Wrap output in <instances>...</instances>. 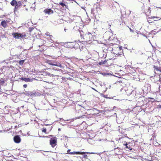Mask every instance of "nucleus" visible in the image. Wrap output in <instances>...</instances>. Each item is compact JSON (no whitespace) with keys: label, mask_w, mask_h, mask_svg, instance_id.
Returning a JSON list of instances; mask_svg holds the SVG:
<instances>
[{"label":"nucleus","mask_w":161,"mask_h":161,"mask_svg":"<svg viewBox=\"0 0 161 161\" xmlns=\"http://www.w3.org/2000/svg\"><path fill=\"white\" fill-rule=\"evenodd\" d=\"M7 21V20H4L2 21L1 23V25H2L4 28H6L8 26Z\"/></svg>","instance_id":"obj_8"},{"label":"nucleus","mask_w":161,"mask_h":161,"mask_svg":"<svg viewBox=\"0 0 161 161\" xmlns=\"http://www.w3.org/2000/svg\"><path fill=\"white\" fill-rule=\"evenodd\" d=\"M113 46L112 51L114 54L120 55L123 53V50L121 47H119L117 44H114Z\"/></svg>","instance_id":"obj_2"},{"label":"nucleus","mask_w":161,"mask_h":161,"mask_svg":"<svg viewBox=\"0 0 161 161\" xmlns=\"http://www.w3.org/2000/svg\"><path fill=\"white\" fill-rule=\"evenodd\" d=\"M15 143H19L20 142H14Z\"/></svg>","instance_id":"obj_34"},{"label":"nucleus","mask_w":161,"mask_h":161,"mask_svg":"<svg viewBox=\"0 0 161 161\" xmlns=\"http://www.w3.org/2000/svg\"><path fill=\"white\" fill-rule=\"evenodd\" d=\"M22 6V4L21 1H19L18 2H17V3L16 4L14 8V10L18 9L19 8L21 7Z\"/></svg>","instance_id":"obj_6"},{"label":"nucleus","mask_w":161,"mask_h":161,"mask_svg":"<svg viewBox=\"0 0 161 161\" xmlns=\"http://www.w3.org/2000/svg\"><path fill=\"white\" fill-rule=\"evenodd\" d=\"M47 129L46 128H43L42 130V131L43 132H44L45 133H46Z\"/></svg>","instance_id":"obj_25"},{"label":"nucleus","mask_w":161,"mask_h":161,"mask_svg":"<svg viewBox=\"0 0 161 161\" xmlns=\"http://www.w3.org/2000/svg\"><path fill=\"white\" fill-rule=\"evenodd\" d=\"M16 3L17 1L15 0H13L10 2V4L13 6H15Z\"/></svg>","instance_id":"obj_18"},{"label":"nucleus","mask_w":161,"mask_h":161,"mask_svg":"<svg viewBox=\"0 0 161 161\" xmlns=\"http://www.w3.org/2000/svg\"><path fill=\"white\" fill-rule=\"evenodd\" d=\"M22 94L27 96H35L36 95V92L33 93L31 91H25Z\"/></svg>","instance_id":"obj_4"},{"label":"nucleus","mask_w":161,"mask_h":161,"mask_svg":"<svg viewBox=\"0 0 161 161\" xmlns=\"http://www.w3.org/2000/svg\"><path fill=\"white\" fill-rule=\"evenodd\" d=\"M24 62V60H20L19 61V64H22Z\"/></svg>","instance_id":"obj_27"},{"label":"nucleus","mask_w":161,"mask_h":161,"mask_svg":"<svg viewBox=\"0 0 161 161\" xmlns=\"http://www.w3.org/2000/svg\"><path fill=\"white\" fill-rule=\"evenodd\" d=\"M14 141H20L21 139L19 136L16 135L14 137Z\"/></svg>","instance_id":"obj_14"},{"label":"nucleus","mask_w":161,"mask_h":161,"mask_svg":"<svg viewBox=\"0 0 161 161\" xmlns=\"http://www.w3.org/2000/svg\"><path fill=\"white\" fill-rule=\"evenodd\" d=\"M124 145H125L126 147V150H131L132 149V148H131L130 146H129V147H128V146L127 145V144H124Z\"/></svg>","instance_id":"obj_20"},{"label":"nucleus","mask_w":161,"mask_h":161,"mask_svg":"<svg viewBox=\"0 0 161 161\" xmlns=\"http://www.w3.org/2000/svg\"><path fill=\"white\" fill-rule=\"evenodd\" d=\"M119 139V140H120V139H121V138H120Z\"/></svg>","instance_id":"obj_39"},{"label":"nucleus","mask_w":161,"mask_h":161,"mask_svg":"<svg viewBox=\"0 0 161 161\" xmlns=\"http://www.w3.org/2000/svg\"><path fill=\"white\" fill-rule=\"evenodd\" d=\"M160 107H161V106H160Z\"/></svg>","instance_id":"obj_44"},{"label":"nucleus","mask_w":161,"mask_h":161,"mask_svg":"<svg viewBox=\"0 0 161 161\" xmlns=\"http://www.w3.org/2000/svg\"><path fill=\"white\" fill-rule=\"evenodd\" d=\"M139 1L142 3H144L147 0H138Z\"/></svg>","instance_id":"obj_26"},{"label":"nucleus","mask_w":161,"mask_h":161,"mask_svg":"<svg viewBox=\"0 0 161 161\" xmlns=\"http://www.w3.org/2000/svg\"><path fill=\"white\" fill-rule=\"evenodd\" d=\"M90 35H91V34L90 33H88L87 34H86L85 35V37H86L85 39L86 41H89L90 40Z\"/></svg>","instance_id":"obj_12"},{"label":"nucleus","mask_w":161,"mask_h":161,"mask_svg":"<svg viewBox=\"0 0 161 161\" xmlns=\"http://www.w3.org/2000/svg\"><path fill=\"white\" fill-rule=\"evenodd\" d=\"M49 36L50 38L51 39L53 37V36L52 35H50Z\"/></svg>","instance_id":"obj_33"},{"label":"nucleus","mask_w":161,"mask_h":161,"mask_svg":"<svg viewBox=\"0 0 161 161\" xmlns=\"http://www.w3.org/2000/svg\"><path fill=\"white\" fill-rule=\"evenodd\" d=\"M31 31H30V32H31Z\"/></svg>","instance_id":"obj_40"},{"label":"nucleus","mask_w":161,"mask_h":161,"mask_svg":"<svg viewBox=\"0 0 161 161\" xmlns=\"http://www.w3.org/2000/svg\"><path fill=\"white\" fill-rule=\"evenodd\" d=\"M20 79L22 80H24L26 82H30L33 81V79H31L29 78H26L25 77H21Z\"/></svg>","instance_id":"obj_10"},{"label":"nucleus","mask_w":161,"mask_h":161,"mask_svg":"<svg viewBox=\"0 0 161 161\" xmlns=\"http://www.w3.org/2000/svg\"><path fill=\"white\" fill-rule=\"evenodd\" d=\"M107 61L106 60H105L104 61L102 60L101 62H99V65H101L102 64H105L107 63Z\"/></svg>","instance_id":"obj_19"},{"label":"nucleus","mask_w":161,"mask_h":161,"mask_svg":"<svg viewBox=\"0 0 161 161\" xmlns=\"http://www.w3.org/2000/svg\"><path fill=\"white\" fill-rule=\"evenodd\" d=\"M45 35H46V36H50V35L49 33H48V32L46 33L45 34Z\"/></svg>","instance_id":"obj_28"},{"label":"nucleus","mask_w":161,"mask_h":161,"mask_svg":"<svg viewBox=\"0 0 161 161\" xmlns=\"http://www.w3.org/2000/svg\"><path fill=\"white\" fill-rule=\"evenodd\" d=\"M156 140V138L155 136H152L151 138L150 139V141L152 140Z\"/></svg>","instance_id":"obj_23"},{"label":"nucleus","mask_w":161,"mask_h":161,"mask_svg":"<svg viewBox=\"0 0 161 161\" xmlns=\"http://www.w3.org/2000/svg\"><path fill=\"white\" fill-rule=\"evenodd\" d=\"M36 152H38V151H36Z\"/></svg>","instance_id":"obj_43"},{"label":"nucleus","mask_w":161,"mask_h":161,"mask_svg":"<svg viewBox=\"0 0 161 161\" xmlns=\"http://www.w3.org/2000/svg\"><path fill=\"white\" fill-rule=\"evenodd\" d=\"M19 38H26V37L27 36L26 35L25 33H22V34L20 33L19 35Z\"/></svg>","instance_id":"obj_15"},{"label":"nucleus","mask_w":161,"mask_h":161,"mask_svg":"<svg viewBox=\"0 0 161 161\" xmlns=\"http://www.w3.org/2000/svg\"><path fill=\"white\" fill-rule=\"evenodd\" d=\"M19 35L20 33H12V35L15 38L19 39Z\"/></svg>","instance_id":"obj_11"},{"label":"nucleus","mask_w":161,"mask_h":161,"mask_svg":"<svg viewBox=\"0 0 161 161\" xmlns=\"http://www.w3.org/2000/svg\"><path fill=\"white\" fill-rule=\"evenodd\" d=\"M46 137L50 138L49 141H56L57 140V138L55 136H53L49 135Z\"/></svg>","instance_id":"obj_7"},{"label":"nucleus","mask_w":161,"mask_h":161,"mask_svg":"<svg viewBox=\"0 0 161 161\" xmlns=\"http://www.w3.org/2000/svg\"><path fill=\"white\" fill-rule=\"evenodd\" d=\"M23 87L24 88H26L27 87V85L26 84H24L23 85Z\"/></svg>","instance_id":"obj_30"},{"label":"nucleus","mask_w":161,"mask_h":161,"mask_svg":"<svg viewBox=\"0 0 161 161\" xmlns=\"http://www.w3.org/2000/svg\"><path fill=\"white\" fill-rule=\"evenodd\" d=\"M92 142H89V143L90 144H94V143H92Z\"/></svg>","instance_id":"obj_32"},{"label":"nucleus","mask_w":161,"mask_h":161,"mask_svg":"<svg viewBox=\"0 0 161 161\" xmlns=\"http://www.w3.org/2000/svg\"><path fill=\"white\" fill-rule=\"evenodd\" d=\"M43 12L45 14L49 15L53 13V11L50 8H47L43 11Z\"/></svg>","instance_id":"obj_5"},{"label":"nucleus","mask_w":161,"mask_h":161,"mask_svg":"<svg viewBox=\"0 0 161 161\" xmlns=\"http://www.w3.org/2000/svg\"><path fill=\"white\" fill-rule=\"evenodd\" d=\"M113 54L112 53H111V54Z\"/></svg>","instance_id":"obj_41"},{"label":"nucleus","mask_w":161,"mask_h":161,"mask_svg":"<svg viewBox=\"0 0 161 161\" xmlns=\"http://www.w3.org/2000/svg\"><path fill=\"white\" fill-rule=\"evenodd\" d=\"M58 130L59 131L60 130H61L59 128V129H58Z\"/></svg>","instance_id":"obj_36"},{"label":"nucleus","mask_w":161,"mask_h":161,"mask_svg":"<svg viewBox=\"0 0 161 161\" xmlns=\"http://www.w3.org/2000/svg\"><path fill=\"white\" fill-rule=\"evenodd\" d=\"M42 75L44 76L48 75L50 76L54 77V75L53 74L51 73L50 72H47L44 71L42 72Z\"/></svg>","instance_id":"obj_9"},{"label":"nucleus","mask_w":161,"mask_h":161,"mask_svg":"<svg viewBox=\"0 0 161 161\" xmlns=\"http://www.w3.org/2000/svg\"><path fill=\"white\" fill-rule=\"evenodd\" d=\"M5 15H1V16H0V18H3L4 17H5Z\"/></svg>","instance_id":"obj_31"},{"label":"nucleus","mask_w":161,"mask_h":161,"mask_svg":"<svg viewBox=\"0 0 161 161\" xmlns=\"http://www.w3.org/2000/svg\"><path fill=\"white\" fill-rule=\"evenodd\" d=\"M153 144L155 146H158L160 145V144L158 142H153Z\"/></svg>","instance_id":"obj_21"},{"label":"nucleus","mask_w":161,"mask_h":161,"mask_svg":"<svg viewBox=\"0 0 161 161\" xmlns=\"http://www.w3.org/2000/svg\"><path fill=\"white\" fill-rule=\"evenodd\" d=\"M153 68L155 70H156L157 71H159L161 72V68L160 67L153 65Z\"/></svg>","instance_id":"obj_17"},{"label":"nucleus","mask_w":161,"mask_h":161,"mask_svg":"<svg viewBox=\"0 0 161 161\" xmlns=\"http://www.w3.org/2000/svg\"><path fill=\"white\" fill-rule=\"evenodd\" d=\"M65 138H67V136H65Z\"/></svg>","instance_id":"obj_38"},{"label":"nucleus","mask_w":161,"mask_h":161,"mask_svg":"<svg viewBox=\"0 0 161 161\" xmlns=\"http://www.w3.org/2000/svg\"><path fill=\"white\" fill-rule=\"evenodd\" d=\"M152 14L154 15L151 16L148 19L149 22H152V19H154V21L159 20L161 19V8L159 7H154L151 8L150 10Z\"/></svg>","instance_id":"obj_1"},{"label":"nucleus","mask_w":161,"mask_h":161,"mask_svg":"<svg viewBox=\"0 0 161 161\" xmlns=\"http://www.w3.org/2000/svg\"><path fill=\"white\" fill-rule=\"evenodd\" d=\"M52 65L59 67L60 68L62 67L61 64L58 62H53L52 63Z\"/></svg>","instance_id":"obj_13"},{"label":"nucleus","mask_w":161,"mask_h":161,"mask_svg":"<svg viewBox=\"0 0 161 161\" xmlns=\"http://www.w3.org/2000/svg\"><path fill=\"white\" fill-rule=\"evenodd\" d=\"M47 63L50 65H52L53 62L50 60H47Z\"/></svg>","instance_id":"obj_24"},{"label":"nucleus","mask_w":161,"mask_h":161,"mask_svg":"<svg viewBox=\"0 0 161 161\" xmlns=\"http://www.w3.org/2000/svg\"><path fill=\"white\" fill-rule=\"evenodd\" d=\"M130 32H134V31L133 30H132V29H131L130 28Z\"/></svg>","instance_id":"obj_29"},{"label":"nucleus","mask_w":161,"mask_h":161,"mask_svg":"<svg viewBox=\"0 0 161 161\" xmlns=\"http://www.w3.org/2000/svg\"><path fill=\"white\" fill-rule=\"evenodd\" d=\"M36 152H38V151H36Z\"/></svg>","instance_id":"obj_42"},{"label":"nucleus","mask_w":161,"mask_h":161,"mask_svg":"<svg viewBox=\"0 0 161 161\" xmlns=\"http://www.w3.org/2000/svg\"><path fill=\"white\" fill-rule=\"evenodd\" d=\"M64 31H66V29H64Z\"/></svg>","instance_id":"obj_37"},{"label":"nucleus","mask_w":161,"mask_h":161,"mask_svg":"<svg viewBox=\"0 0 161 161\" xmlns=\"http://www.w3.org/2000/svg\"><path fill=\"white\" fill-rule=\"evenodd\" d=\"M70 150L69 149L67 150V153L69 154H84L85 153H90V154H96V153H88V152H70Z\"/></svg>","instance_id":"obj_3"},{"label":"nucleus","mask_w":161,"mask_h":161,"mask_svg":"<svg viewBox=\"0 0 161 161\" xmlns=\"http://www.w3.org/2000/svg\"><path fill=\"white\" fill-rule=\"evenodd\" d=\"M87 156V155H84V158H86V157Z\"/></svg>","instance_id":"obj_35"},{"label":"nucleus","mask_w":161,"mask_h":161,"mask_svg":"<svg viewBox=\"0 0 161 161\" xmlns=\"http://www.w3.org/2000/svg\"><path fill=\"white\" fill-rule=\"evenodd\" d=\"M59 4L61 5L62 7H64L66 6V4L63 2L59 3Z\"/></svg>","instance_id":"obj_22"},{"label":"nucleus","mask_w":161,"mask_h":161,"mask_svg":"<svg viewBox=\"0 0 161 161\" xmlns=\"http://www.w3.org/2000/svg\"><path fill=\"white\" fill-rule=\"evenodd\" d=\"M57 142H50V144L53 147H54L57 145Z\"/></svg>","instance_id":"obj_16"}]
</instances>
